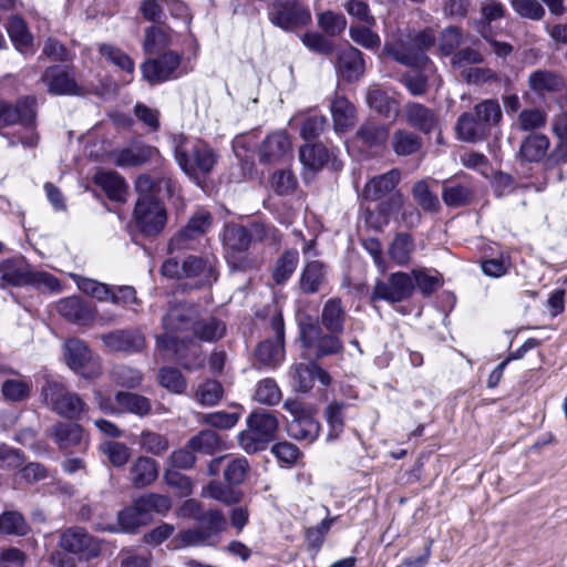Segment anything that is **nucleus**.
<instances>
[{"instance_id": "f257e3e1", "label": "nucleus", "mask_w": 567, "mask_h": 567, "mask_svg": "<svg viewBox=\"0 0 567 567\" xmlns=\"http://www.w3.org/2000/svg\"><path fill=\"white\" fill-rule=\"evenodd\" d=\"M172 142L177 164L199 184L200 178L213 171L217 162L216 153L205 142L184 134L173 136Z\"/></svg>"}, {"instance_id": "f03ea898", "label": "nucleus", "mask_w": 567, "mask_h": 567, "mask_svg": "<svg viewBox=\"0 0 567 567\" xmlns=\"http://www.w3.org/2000/svg\"><path fill=\"white\" fill-rule=\"evenodd\" d=\"M197 318L198 308L193 303L178 302L171 306L162 320L164 333L157 337V347L178 354L179 342L188 338L181 334L193 330Z\"/></svg>"}, {"instance_id": "7ed1b4c3", "label": "nucleus", "mask_w": 567, "mask_h": 567, "mask_svg": "<svg viewBox=\"0 0 567 567\" xmlns=\"http://www.w3.org/2000/svg\"><path fill=\"white\" fill-rule=\"evenodd\" d=\"M41 396L52 411L63 417L79 419L87 410L86 403L76 393L55 380H47Z\"/></svg>"}, {"instance_id": "20e7f679", "label": "nucleus", "mask_w": 567, "mask_h": 567, "mask_svg": "<svg viewBox=\"0 0 567 567\" xmlns=\"http://www.w3.org/2000/svg\"><path fill=\"white\" fill-rule=\"evenodd\" d=\"M278 429V421L269 412H254L247 419V429L239 433L238 441L247 453L265 447Z\"/></svg>"}, {"instance_id": "39448f33", "label": "nucleus", "mask_w": 567, "mask_h": 567, "mask_svg": "<svg viewBox=\"0 0 567 567\" xmlns=\"http://www.w3.org/2000/svg\"><path fill=\"white\" fill-rule=\"evenodd\" d=\"M63 348L66 364L71 370L91 380L102 374L100 358L92 354L85 342L80 339H70Z\"/></svg>"}, {"instance_id": "423d86ee", "label": "nucleus", "mask_w": 567, "mask_h": 567, "mask_svg": "<svg viewBox=\"0 0 567 567\" xmlns=\"http://www.w3.org/2000/svg\"><path fill=\"white\" fill-rule=\"evenodd\" d=\"M134 220L144 235L155 236L165 226L166 210L154 196L140 197L134 209Z\"/></svg>"}, {"instance_id": "0eeeda50", "label": "nucleus", "mask_w": 567, "mask_h": 567, "mask_svg": "<svg viewBox=\"0 0 567 567\" xmlns=\"http://www.w3.org/2000/svg\"><path fill=\"white\" fill-rule=\"evenodd\" d=\"M59 545L84 560L97 557L102 550L101 542L81 527L65 529L60 536Z\"/></svg>"}, {"instance_id": "6e6552de", "label": "nucleus", "mask_w": 567, "mask_h": 567, "mask_svg": "<svg viewBox=\"0 0 567 567\" xmlns=\"http://www.w3.org/2000/svg\"><path fill=\"white\" fill-rule=\"evenodd\" d=\"M223 243L227 250L228 262L233 268L247 270L252 267L251 261L246 256H237L245 252L251 243L247 228L235 224L225 226Z\"/></svg>"}, {"instance_id": "1a4fd4ad", "label": "nucleus", "mask_w": 567, "mask_h": 567, "mask_svg": "<svg viewBox=\"0 0 567 567\" xmlns=\"http://www.w3.org/2000/svg\"><path fill=\"white\" fill-rule=\"evenodd\" d=\"M182 55L167 51L156 59L145 61L142 66L143 78L151 84H157L172 79L178 78L182 72L179 71Z\"/></svg>"}, {"instance_id": "9d476101", "label": "nucleus", "mask_w": 567, "mask_h": 567, "mask_svg": "<svg viewBox=\"0 0 567 567\" xmlns=\"http://www.w3.org/2000/svg\"><path fill=\"white\" fill-rule=\"evenodd\" d=\"M414 284L411 275L406 272H393L386 280H378L372 290V299L400 302L411 297Z\"/></svg>"}, {"instance_id": "9b49d317", "label": "nucleus", "mask_w": 567, "mask_h": 567, "mask_svg": "<svg viewBox=\"0 0 567 567\" xmlns=\"http://www.w3.org/2000/svg\"><path fill=\"white\" fill-rule=\"evenodd\" d=\"M270 329L275 339L260 342L256 351V357L266 365L277 367L285 358V324L281 313L277 310L271 316Z\"/></svg>"}, {"instance_id": "f8f14e48", "label": "nucleus", "mask_w": 567, "mask_h": 567, "mask_svg": "<svg viewBox=\"0 0 567 567\" xmlns=\"http://www.w3.org/2000/svg\"><path fill=\"white\" fill-rule=\"evenodd\" d=\"M435 35L431 30H424L420 32L414 39L413 48H396L393 44H385L384 53L389 54L395 61L413 66H421L429 62L427 56L423 53L424 49H427L434 44Z\"/></svg>"}, {"instance_id": "ddd939ff", "label": "nucleus", "mask_w": 567, "mask_h": 567, "mask_svg": "<svg viewBox=\"0 0 567 567\" xmlns=\"http://www.w3.org/2000/svg\"><path fill=\"white\" fill-rule=\"evenodd\" d=\"M270 21L287 31L305 27L311 22V13L308 8L296 1L274 3V11L270 14Z\"/></svg>"}, {"instance_id": "4468645a", "label": "nucleus", "mask_w": 567, "mask_h": 567, "mask_svg": "<svg viewBox=\"0 0 567 567\" xmlns=\"http://www.w3.org/2000/svg\"><path fill=\"white\" fill-rule=\"evenodd\" d=\"M118 527L112 524L103 525L96 524L95 529L99 532L110 533H134L141 526L148 524L152 520V516L148 515L145 505L141 497L135 499L133 504L117 514Z\"/></svg>"}, {"instance_id": "2eb2a0df", "label": "nucleus", "mask_w": 567, "mask_h": 567, "mask_svg": "<svg viewBox=\"0 0 567 567\" xmlns=\"http://www.w3.org/2000/svg\"><path fill=\"white\" fill-rule=\"evenodd\" d=\"M41 81L47 84L48 92L53 95H79L82 93L74 75L59 65L48 68L42 74Z\"/></svg>"}, {"instance_id": "dca6fc26", "label": "nucleus", "mask_w": 567, "mask_h": 567, "mask_svg": "<svg viewBox=\"0 0 567 567\" xmlns=\"http://www.w3.org/2000/svg\"><path fill=\"white\" fill-rule=\"evenodd\" d=\"M32 268L22 256L0 261V288L29 286Z\"/></svg>"}, {"instance_id": "f3484780", "label": "nucleus", "mask_w": 567, "mask_h": 567, "mask_svg": "<svg viewBox=\"0 0 567 567\" xmlns=\"http://www.w3.org/2000/svg\"><path fill=\"white\" fill-rule=\"evenodd\" d=\"M34 99L23 97L17 103L0 101V128L14 124H30L35 118Z\"/></svg>"}, {"instance_id": "a211bd4d", "label": "nucleus", "mask_w": 567, "mask_h": 567, "mask_svg": "<svg viewBox=\"0 0 567 567\" xmlns=\"http://www.w3.org/2000/svg\"><path fill=\"white\" fill-rule=\"evenodd\" d=\"M289 374L292 385L301 392L311 390L316 379L326 386L331 383L330 374L315 362L293 364Z\"/></svg>"}, {"instance_id": "6ab92c4d", "label": "nucleus", "mask_w": 567, "mask_h": 567, "mask_svg": "<svg viewBox=\"0 0 567 567\" xmlns=\"http://www.w3.org/2000/svg\"><path fill=\"white\" fill-rule=\"evenodd\" d=\"M300 338L305 347H316L319 357L338 353L342 350V343L338 334L322 336L318 327L312 323L301 324Z\"/></svg>"}, {"instance_id": "aec40b11", "label": "nucleus", "mask_w": 567, "mask_h": 567, "mask_svg": "<svg viewBox=\"0 0 567 567\" xmlns=\"http://www.w3.org/2000/svg\"><path fill=\"white\" fill-rule=\"evenodd\" d=\"M157 155L158 151L155 147L134 144L128 147L114 150L109 156L112 163L118 167H132L142 165Z\"/></svg>"}, {"instance_id": "412c9836", "label": "nucleus", "mask_w": 567, "mask_h": 567, "mask_svg": "<svg viewBox=\"0 0 567 567\" xmlns=\"http://www.w3.org/2000/svg\"><path fill=\"white\" fill-rule=\"evenodd\" d=\"M183 276L196 286L212 285L217 279L215 259L189 256L183 261Z\"/></svg>"}, {"instance_id": "4be33fe9", "label": "nucleus", "mask_w": 567, "mask_h": 567, "mask_svg": "<svg viewBox=\"0 0 567 567\" xmlns=\"http://www.w3.org/2000/svg\"><path fill=\"white\" fill-rule=\"evenodd\" d=\"M291 152V142L284 131L274 132L264 140L259 147V157L264 163H278Z\"/></svg>"}, {"instance_id": "5701e85b", "label": "nucleus", "mask_w": 567, "mask_h": 567, "mask_svg": "<svg viewBox=\"0 0 567 567\" xmlns=\"http://www.w3.org/2000/svg\"><path fill=\"white\" fill-rule=\"evenodd\" d=\"M56 308L63 318L80 326H86L95 318L94 309L75 296L60 300Z\"/></svg>"}, {"instance_id": "b1692460", "label": "nucleus", "mask_w": 567, "mask_h": 567, "mask_svg": "<svg viewBox=\"0 0 567 567\" xmlns=\"http://www.w3.org/2000/svg\"><path fill=\"white\" fill-rule=\"evenodd\" d=\"M102 341L111 351L136 352L144 347V337L136 330H117L101 336Z\"/></svg>"}, {"instance_id": "393cba45", "label": "nucleus", "mask_w": 567, "mask_h": 567, "mask_svg": "<svg viewBox=\"0 0 567 567\" xmlns=\"http://www.w3.org/2000/svg\"><path fill=\"white\" fill-rule=\"evenodd\" d=\"M401 179L399 169H391L385 174L371 178L364 186L362 196L368 200H381L388 194H392Z\"/></svg>"}, {"instance_id": "a878e982", "label": "nucleus", "mask_w": 567, "mask_h": 567, "mask_svg": "<svg viewBox=\"0 0 567 567\" xmlns=\"http://www.w3.org/2000/svg\"><path fill=\"white\" fill-rule=\"evenodd\" d=\"M442 199L450 208L468 206L473 203L474 190L470 183L445 181L442 187Z\"/></svg>"}, {"instance_id": "bb28decb", "label": "nucleus", "mask_w": 567, "mask_h": 567, "mask_svg": "<svg viewBox=\"0 0 567 567\" xmlns=\"http://www.w3.org/2000/svg\"><path fill=\"white\" fill-rule=\"evenodd\" d=\"M337 69L348 81L358 80L364 73L362 53L351 45L343 49L339 53Z\"/></svg>"}, {"instance_id": "cd10ccee", "label": "nucleus", "mask_w": 567, "mask_h": 567, "mask_svg": "<svg viewBox=\"0 0 567 567\" xmlns=\"http://www.w3.org/2000/svg\"><path fill=\"white\" fill-rule=\"evenodd\" d=\"M455 131L457 138L467 143L484 141L489 135L478 117L472 113H463L458 117Z\"/></svg>"}, {"instance_id": "c85d7f7f", "label": "nucleus", "mask_w": 567, "mask_h": 567, "mask_svg": "<svg viewBox=\"0 0 567 567\" xmlns=\"http://www.w3.org/2000/svg\"><path fill=\"white\" fill-rule=\"evenodd\" d=\"M94 182L106 193L111 200L126 202L127 184L118 173L100 171L95 174Z\"/></svg>"}, {"instance_id": "c756f323", "label": "nucleus", "mask_w": 567, "mask_h": 567, "mask_svg": "<svg viewBox=\"0 0 567 567\" xmlns=\"http://www.w3.org/2000/svg\"><path fill=\"white\" fill-rule=\"evenodd\" d=\"M405 116L408 123L425 134L435 131L439 126L436 114L419 103H411L406 106Z\"/></svg>"}, {"instance_id": "7c9ffc66", "label": "nucleus", "mask_w": 567, "mask_h": 567, "mask_svg": "<svg viewBox=\"0 0 567 567\" xmlns=\"http://www.w3.org/2000/svg\"><path fill=\"white\" fill-rule=\"evenodd\" d=\"M332 155L322 144H307L300 147L299 159L307 173L315 174L323 168Z\"/></svg>"}, {"instance_id": "2f4dec72", "label": "nucleus", "mask_w": 567, "mask_h": 567, "mask_svg": "<svg viewBox=\"0 0 567 567\" xmlns=\"http://www.w3.org/2000/svg\"><path fill=\"white\" fill-rule=\"evenodd\" d=\"M130 475L135 486L145 487L157 478L158 465L148 456H138L131 465Z\"/></svg>"}, {"instance_id": "473e14b6", "label": "nucleus", "mask_w": 567, "mask_h": 567, "mask_svg": "<svg viewBox=\"0 0 567 567\" xmlns=\"http://www.w3.org/2000/svg\"><path fill=\"white\" fill-rule=\"evenodd\" d=\"M49 435L61 450L80 445L83 441L82 427L74 423H58L50 429Z\"/></svg>"}, {"instance_id": "72a5a7b5", "label": "nucleus", "mask_w": 567, "mask_h": 567, "mask_svg": "<svg viewBox=\"0 0 567 567\" xmlns=\"http://www.w3.org/2000/svg\"><path fill=\"white\" fill-rule=\"evenodd\" d=\"M330 109L336 132H344L353 126L355 121V109L346 97H334L331 102Z\"/></svg>"}, {"instance_id": "f704fd0d", "label": "nucleus", "mask_w": 567, "mask_h": 567, "mask_svg": "<svg viewBox=\"0 0 567 567\" xmlns=\"http://www.w3.org/2000/svg\"><path fill=\"white\" fill-rule=\"evenodd\" d=\"M346 320V310L342 307L341 300H328L321 312L322 326L333 334H340L343 331Z\"/></svg>"}, {"instance_id": "c9c22d12", "label": "nucleus", "mask_w": 567, "mask_h": 567, "mask_svg": "<svg viewBox=\"0 0 567 567\" xmlns=\"http://www.w3.org/2000/svg\"><path fill=\"white\" fill-rule=\"evenodd\" d=\"M173 42V30L167 25H153L145 30L143 48L153 54L168 48Z\"/></svg>"}, {"instance_id": "e433bc0d", "label": "nucleus", "mask_w": 567, "mask_h": 567, "mask_svg": "<svg viewBox=\"0 0 567 567\" xmlns=\"http://www.w3.org/2000/svg\"><path fill=\"white\" fill-rule=\"evenodd\" d=\"M117 413L130 412L140 416L151 412V402L147 398L131 392H117L115 395Z\"/></svg>"}, {"instance_id": "4c0bfd02", "label": "nucleus", "mask_w": 567, "mask_h": 567, "mask_svg": "<svg viewBox=\"0 0 567 567\" xmlns=\"http://www.w3.org/2000/svg\"><path fill=\"white\" fill-rule=\"evenodd\" d=\"M327 274L322 262H308L301 274L300 288L306 293H315L326 282Z\"/></svg>"}, {"instance_id": "58836bf2", "label": "nucleus", "mask_w": 567, "mask_h": 567, "mask_svg": "<svg viewBox=\"0 0 567 567\" xmlns=\"http://www.w3.org/2000/svg\"><path fill=\"white\" fill-rule=\"evenodd\" d=\"M290 436L296 440L315 441L320 432V425L317 420L310 415L293 417L288 425Z\"/></svg>"}, {"instance_id": "ea45409f", "label": "nucleus", "mask_w": 567, "mask_h": 567, "mask_svg": "<svg viewBox=\"0 0 567 567\" xmlns=\"http://www.w3.org/2000/svg\"><path fill=\"white\" fill-rule=\"evenodd\" d=\"M529 89L536 94L558 91L563 86L561 79L547 70H537L528 76Z\"/></svg>"}, {"instance_id": "a19ab883", "label": "nucleus", "mask_w": 567, "mask_h": 567, "mask_svg": "<svg viewBox=\"0 0 567 567\" xmlns=\"http://www.w3.org/2000/svg\"><path fill=\"white\" fill-rule=\"evenodd\" d=\"M192 331L195 338L212 342L220 339L225 334L226 326L224 322L213 317L200 320L197 318Z\"/></svg>"}, {"instance_id": "79ce46f5", "label": "nucleus", "mask_w": 567, "mask_h": 567, "mask_svg": "<svg viewBox=\"0 0 567 567\" xmlns=\"http://www.w3.org/2000/svg\"><path fill=\"white\" fill-rule=\"evenodd\" d=\"M7 30L17 50L21 53L32 51V35L29 33L27 24L21 18L11 17Z\"/></svg>"}, {"instance_id": "37998d69", "label": "nucleus", "mask_w": 567, "mask_h": 567, "mask_svg": "<svg viewBox=\"0 0 567 567\" xmlns=\"http://www.w3.org/2000/svg\"><path fill=\"white\" fill-rule=\"evenodd\" d=\"M549 140L543 134L527 136L520 145V155L528 162H538L547 153Z\"/></svg>"}, {"instance_id": "c03bdc74", "label": "nucleus", "mask_w": 567, "mask_h": 567, "mask_svg": "<svg viewBox=\"0 0 567 567\" xmlns=\"http://www.w3.org/2000/svg\"><path fill=\"white\" fill-rule=\"evenodd\" d=\"M32 382L27 378L7 379L2 382L1 393L7 401L21 402L30 396Z\"/></svg>"}, {"instance_id": "a18cd8bd", "label": "nucleus", "mask_w": 567, "mask_h": 567, "mask_svg": "<svg viewBox=\"0 0 567 567\" xmlns=\"http://www.w3.org/2000/svg\"><path fill=\"white\" fill-rule=\"evenodd\" d=\"M474 114L485 128L489 132L491 127L497 125L502 120L501 105L496 100H484L474 106Z\"/></svg>"}, {"instance_id": "49530a36", "label": "nucleus", "mask_w": 567, "mask_h": 567, "mask_svg": "<svg viewBox=\"0 0 567 567\" xmlns=\"http://www.w3.org/2000/svg\"><path fill=\"white\" fill-rule=\"evenodd\" d=\"M357 136L368 146H378L388 140L389 128L383 124L370 121L358 130Z\"/></svg>"}, {"instance_id": "de8ad7c7", "label": "nucleus", "mask_w": 567, "mask_h": 567, "mask_svg": "<svg viewBox=\"0 0 567 567\" xmlns=\"http://www.w3.org/2000/svg\"><path fill=\"white\" fill-rule=\"evenodd\" d=\"M367 102L370 107L374 109L378 113L385 116L396 114V102L390 97L384 91L377 86L369 89L367 94Z\"/></svg>"}, {"instance_id": "09e8293b", "label": "nucleus", "mask_w": 567, "mask_h": 567, "mask_svg": "<svg viewBox=\"0 0 567 567\" xmlns=\"http://www.w3.org/2000/svg\"><path fill=\"white\" fill-rule=\"evenodd\" d=\"M137 443L144 452L153 455H162L169 449V441L166 436L150 430L141 432Z\"/></svg>"}, {"instance_id": "8fccbe9b", "label": "nucleus", "mask_w": 567, "mask_h": 567, "mask_svg": "<svg viewBox=\"0 0 567 567\" xmlns=\"http://www.w3.org/2000/svg\"><path fill=\"white\" fill-rule=\"evenodd\" d=\"M224 390L216 380H206L198 384L195 391V400L204 406H213L223 398Z\"/></svg>"}, {"instance_id": "3c124183", "label": "nucleus", "mask_w": 567, "mask_h": 567, "mask_svg": "<svg viewBox=\"0 0 567 567\" xmlns=\"http://www.w3.org/2000/svg\"><path fill=\"white\" fill-rule=\"evenodd\" d=\"M299 261V254L297 250L286 251L276 262L272 277L276 284L281 285L286 282L295 272Z\"/></svg>"}, {"instance_id": "603ef678", "label": "nucleus", "mask_w": 567, "mask_h": 567, "mask_svg": "<svg viewBox=\"0 0 567 567\" xmlns=\"http://www.w3.org/2000/svg\"><path fill=\"white\" fill-rule=\"evenodd\" d=\"M421 140L417 135L408 131H398L392 136L393 151L399 156H408L421 148Z\"/></svg>"}, {"instance_id": "864d4df0", "label": "nucleus", "mask_w": 567, "mask_h": 567, "mask_svg": "<svg viewBox=\"0 0 567 567\" xmlns=\"http://www.w3.org/2000/svg\"><path fill=\"white\" fill-rule=\"evenodd\" d=\"M213 225L210 213L204 209L197 210L189 219L188 224L181 231V236L185 238H195L206 234Z\"/></svg>"}, {"instance_id": "5fc2aeb1", "label": "nucleus", "mask_w": 567, "mask_h": 567, "mask_svg": "<svg viewBox=\"0 0 567 567\" xmlns=\"http://www.w3.org/2000/svg\"><path fill=\"white\" fill-rule=\"evenodd\" d=\"M414 250L413 239L409 234H399L390 246V256L398 265H405L410 261Z\"/></svg>"}, {"instance_id": "6e6d98bb", "label": "nucleus", "mask_w": 567, "mask_h": 567, "mask_svg": "<svg viewBox=\"0 0 567 567\" xmlns=\"http://www.w3.org/2000/svg\"><path fill=\"white\" fill-rule=\"evenodd\" d=\"M100 450L109 462L116 467L124 466L131 457L130 447L121 442L105 441L100 445Z\"/></svg>"}, {"instance_id": "4d7b16f0", "label": "nucleus", "mask_w": 567, "mask_h": 567, "mask_svg": "<svg viewBox=\"0 0 567 567\" xmlns=\"http://www.w3.org/2000/svg\"><path fill=\"white\" fill-rule=\"evenodd\" d=\"M249 471V463L245 457H226V465L224 466V477L228 485L241 484Z\"/></svg>"}, {"instance_id": "13d9d810", "label": "nucleus", "mask_w": 567, "mask_h": 567, "mask_svg": "<svg viewBox=\"0 0 567 567\" xmlns=\"http://www.w3.org/2000/svg\"><path fill=\"white\" fill-rule=\"evenodd\" d=\"M220 445L219 435L212 430H205L188 441V447L194 452L214 453Z\"/></svg>"}, {"instance_id": "bf43d9fd", "label": "nucleus", "mask_w": 567, "mask_h": 567, "mask_svg": "<svg viewBox=\"0 0 567 567\" xmlns=\"http://www.w3.org/2000/svg\"><path fill=\"white\" fill-rule=\"evenodd\" d=\"M29 526L24 517L16 512L8 511L0 515V532L7 535H25Z\"/></svg>"}, {"instance_id": "052dcab7", "label": "nucleus", "mask_w": 567, "mask_h": 567, "mask_svg": "<svg viewBox=\"0 0 567 567\" xmlns=\"http://www.w3.org/2000/svg\"><path fill=\"white\" fill-rule=\"evenodd\" d=\"M412 195L414 200L424 209L429 212H436L440 208L439 198L429 188L426 181H417L412 187Z\"/></svg>"}, {"instance_id": "680f3d73", "label": "nucleus", "mask_w": 567, "mask_h": 567, "mask_svg": "<svg viewBox=\"0 0 567 567\" xmlns=\"http://www.w3.org/2000/svg\"><path fill=\"white\" fill-rule=\"evenodd\" d=\"M404 207V196L400 192L392 193L386 200L378 206L379 220L373 225L382 227L389 223V218Z\"/></svg>"}, {"instance_id": "e2e57ef3", "label": "nucleus", "mask_w": 567, "mask_h": 567, "mask_svg": "<svg viewBox=\"0 0 567 567\" xmlns=\"http://www.w3.org/2000/svg\"><path fill=\"white\" fill-rule=\"evenodd\" d=\"M254 399L260 404L275 405L281 400V392L274 380L265 379L258 382Z\"/></svg>"}, {"instance_id": "0e129e2a", "label": "nucleus", "mask_w": 567, "mask_h": 567, "mask_svg": "<svg viewBox=\"0 0 567 567\" xmlns=\"http://www.w3.org/2000/svg\"><path fill=\"white\" fill-rule=\"evenodd\" d=\"M343 409L344 404L333 402L326 410V417L329 425L327 439L333 441L339 437L343 431Z\"/></svg>"}, {"instance_id": "69168bd1", "label": "nucleus", "mask_w": 567, "mask_h": 567, "mask_svg": "<svg viewBox=\"0 0 567 567\" xmlns=\"http://www.w3.org/2000/svg\"><path fill=\"white\" fill-rule=\"evenodd\" d=\"M202 495L225 504L237 503L240 498L239 493L219 482H210L203 488Z\"/></svg>"}, {"instance_id": "338daca9", "label": "nucleus", "mask_w": 567, "mask_h": 567, "mask_svg": "<svg viewBox=\"0 0 567 567\" xmlns=\"http://www.w3.org/2000/svg\"><path fill=\"white\" fill-rule=\"evenodd\" d=\"M370 25H351L349 29L350 38L357 44L368 50H377L380 47V37L373 32Z\"/></svg>"}, {"instance_id": "774afa93", "label": "nucleus", "mask_w": 567, "mask_h": 567, "mask_svg": "<svg viewBox=\"0 0 567 567\" xmlns=\"http://www.w3.org/2000/svg\"><path fill=\"white\" fill-rule=\"evenodd\" d=\"M513 10L522 18L539 21L545 17V9L537 0H512Z\"/></svg>"}]
</instances>
